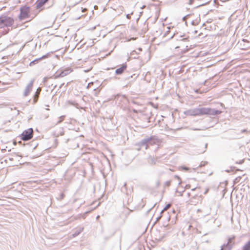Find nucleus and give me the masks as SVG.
Listing matches in <instances>:
<instances>
[{
  "label": "nucleus",
  "mask_w": 250,
  "mask_h": 250,
  "mask_svg": "<svg viewBox=\"0 0 250 250\" xmlns=\"http://www.w3.org/2000/svg\"><path fill=\"white\" fill-rule=\"evenodd\" d=\"M221 113L220 111L215 110L210 108L202 107L195 109L192 115L194 116H198L201 115H217Z\"/></svg>",
  "instance_id": "1"
},
{
  "label": "nucleus",
  "mask_w": 250,
  "mask_h": 250,
  "mask_svg": "<svg viewBox=\"0 0 250 250\" xmlns=\"http://www.w3.org/2000/svg\"><path fill=\"white\" fill-rule=\"evenodd\" d=\"M14 22V19L9 16L2 15L0 17V28L11 26Z\"/></svg>",
  "instance_id": "2"
},
{
  "label": "nucleus",
  "mask_w": 250,
  "mask_h": 250,
  "mask_svg": "<svg viewBox=\"0 0 250 250\" xmlns=\"http://www.w3.org/2000/svg\"><path fill=\"white\" fill-rule=\"evenodd\" d=\"M33 136V130L32 128L24 130L21 135L20 138L22 141H28L31 139Z\"/></svg>",
  "instance_id": "3"
},
{
  "label": "nucleus",
  "mask_w": 250,
  "mask_h": 250,
  "mask_svg": "<svg viewBox=\"0 0 250 250\" xmlns=\"http://www.w3.org/2000/svg\"><path fill=\"white\" fill-rule=\"evenodd\" d=\"M20 14L19 18L21 20H24L29 17L30 7L27 6H23L21 7Z\"/></svg>",
  "instance_id": "4"
},
{
  "label": "nucleus",
  "mask_w": 250,
  "mask_h": 250,
  "mask_svg": "<svg viewBox=\"0 0 250 250\" xmlns=\"http://www.w3.org/2000/svg\"><path fill=\"white\" fill-rule=\"evenodd\" d=\"M155 143H156V140L152 137L144 140L142 142V144L146 146V149L147 148L148 146L149 145H153L155 144Z\"/></svg>",
  "instance_id": "5"
},
{
  "label": "nucleus",
  "mask_w": 250,
  "mask_h": 250,
  "mask_svg": "<svg viewBox=\"0 0 250 250\" xmlns=\"http://www.w3.org/2000/svg\"><path fill=\"white\" fill-rule=\"evenodd\" d=\"M49 0H37L36 2V8L41 9Z\"/></svg>",
  "instance_id": "6"
},
{
  "label": "nucleus",
  "mask_w": 250,
  "mask_h": 250,
  "mask_svg": "<svg viewBox=\"0 0 250 250\" xmlns=\"http://www.w3.org/2000/svg\"><path fill=\"white\" fill-rule=\"evenodd\" d=\"M126 65L125 64H123L122 66L116 69L115 73L117 75L121 74L126 69Z\"/></svg>",
  "instance_id": "7"
},
{
  "label": "nucleus",
  "mask_w": 250,
  "mask_h": 250,
  "mask_svg": "<svg viewBox=\"0 0 250 250\" xmlns=\"http://www.w3.org/2000/svg\"><path fill=\"white\" fill-rule=\"evenodd\" d=\"M242 250H250V240L243 246Z\"/></svg>",
  "instance_id": "8"
},
{
  "label": "nucleus",
  "mask_w": 250,
  "mask_h": 250,
  "mask_svg": "<svg viewBox=\"0 0 250 250\" xmlns=\"http://www.w3.org/2000/svg\"><path fill=\"white\" fill-rule=\"evenodd\" d=\"M178 169L179 170H184V171H188L190 168L186 166H181L179 167Z\"/></svg>",
  "instance_id": "9"
},
{
  "label": "nucleus",
  "mask_w": 250,
  "mask_h": 250,
  "mask_svg": "<svg viewBox=\"0 0 250 250\" xmlns=\"http://www.w3.org/2000/svg\"><path fill=\"white\" fill-rule=\"evenodd\" d=\"M65 119V116L64 115H62V116H60L59 119H58V124H60L61 123H62Z\"/></svg>",
  "instance_id": "10"
},
{
  "label": "nucleus",
  "mask_w": 250,
  "mask_h": 250,
  "mask_svg": "<svg viewBox=\"0 0 250 250\" xmlns=\"http://www.w3.org/2000/svg\"><path fill=\"white\" fill-rule=\"evenodd\" d=\"M171 204H167L165 207V208H164V209L162 210V213H163V212L166 211L169 208H170L171 207Z\"/></svg>",
  "instance_id": "11"
},
{
  "label": "nucleus",
  "mask_w": 250,
  "mask_h": 250,
  "mask_svg": "<svg viewBox=\"0 0 250 250\" xmlns=\"http://www.w3.org/2000/svg\"><path fill=\"white\" fill-rule=\"evenodd\" d=\"M31 90V88H27L25 91V92H24V96H26L28 95V94L30 92Z\"/></svg>",
  "instance_id": "12"
},
{
  "label": "nucleus",
  "mask_w": 250,
  "mask_h": 250,
  "mask_svg": "<svg viewBox=\"0 0 250 250\" xmlns=\"http://www.w3.org/2000/svg\"><path fill=\"white\" fill-rule=\"evenodd\" d=\"M39 60H40V59H39ZM38 60H39V59H36V60L30 62L29 63V66H33L34 64H35L36 62H38Z\"/></svg>",
  "instance_id": "13"
},
{
  "label": "nucleus",
  "mask_w": 250,
  "mask_h": 250,
  "mask_svg": "<svg viewBox=\"0 0 250 250\" xmlns=\"http://www.w3.org/2000/svg\"><path fill=\"white\" fill-rule=\"evenodd\" d=\"M186 188L187 189L190 188H191V186H190V185H189V184L187 185L186 186Z\"/></svg>",
  "instance_id": "14"
},
{
  "label": "nucleus",
  "mask_w": 250,
  "mask_h": 250,
  "mask_svg": "<svg viewBox=\"0 0 250 250\" xmlns=\"http://www.w3.org/2000/svg\"><path fill=\"white\" fill-rule=\"evenodd\" d=\"M195 188H196L195 187V188H192V190H194Z\"/></svg>",
  "instance_id": "15"
},
{
  "label": "nucleus",
  "mask_w": 250,
  "mask_h": 250,
  "mask_svg": "<svg viewBox=\"0 0 250 250\" xmlns=\"http://www.w3.org/2000/svg\"><path fill=\"white\" fill-rule=\"evenodd\" d=\"M127 18H129V15H127Z\"/></svg>",
  "instance_id": "16"
},
{
  "label": "nucleus",
  "mask_w": 250,
  "mask_h": 250,
  "mask_svg": "<svg viewBox=\"0 0 250 250\" xmlns=\"http://www.w3.org/2000/svg\"><path fill=\"white\" fill-rule=\"evenodd\" d=\"M243 41H244V42H246V40H244H244H243Z\"/></svg>",
  "instance_id": "17"
}]
</instances>
